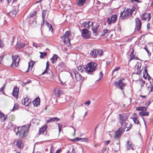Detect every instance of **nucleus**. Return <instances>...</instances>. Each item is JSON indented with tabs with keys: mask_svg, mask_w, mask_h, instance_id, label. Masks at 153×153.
<instances>
[{
	"mask_svg": "<svg viewBox=\"0 0 153 153\" xmlns=\"http://www.w3.org/2000/svg\"><path fill=\"white\" fill-rule=\"evenodd\" d=\"M30 126V124H28L27 126L24 125L22 126L21 127H18L17 128L18 132H16V134L18 135V133H19L20 137H23L28 132Z\"/></svg>",
	"mask_w": 153,
	"mask_h": 153,
	"instance_id": "obj_1",
	"label": "nucleus"
},
{
	"mask_svg": "<svg viewBox=\"0 0 153 153\" xmlns=\"http://www.w3.org/2000/svg\"><path fill=\"white\" fill-rule=\"evenodd\" d=\"M119 116V122L121 126L123 127L124 128H125L128 123L126 122L128 119V116L125 114H120Z\"/></svg>",
	"mask_w": 153,
	"mask_h": 153,
	"instance_id": "obj_2",
	"label": "nucleus"
},
{
	"mask_svg": "<svg viewBox=\"0 0 153 153\" xmlns=\"http://www.w3.org/2000/svg\"><path fill=\"white\" fill-rule=\"evenodd\" d=\"M97 66L96 63L90 62L88 64L85 68V70L88 73L90 74L97 69Z\"/></svg>",
	"mask_w": 153,
	"mask_h": 153,
	"instance_id": "obj_3",
	"label": "nucleus"
},
{
	"mask_svg": "<svg viewBox=\"0 0 153 153\" xmlns=\"http://www.w3.org/2000/svg\"><path fill=\"white\" fill-rule=\"evenodd\" d=\"M132 12L131 9L129 8L125 9L120 14V17L123 19H127L129 16L131 15Z\"/></svg>",
	"mask_w": 153,
	"mask_h": 153,
	"instance_id": "obj_4",
	"label": "nucleus"
},
{
	"mask_svg": "<svg viewBox=\"0 0 153 153\" xmlns=\"http://www.w3.org/2000/svg\"><path fill=\"white\" fill-rule=\"evenodd\" d=\"M102 50L93 49L90 53V55L94 58H96L97 56H100L102 55Z\"/></svg>",
	"mask_w": 153,
	"mask_h": 153,
	"instance_id": "obj_5",
	"label": "nucleus"
},
{
	"mask_svg": "<svg viewBox=\"0 0 153 153\" xmlns=\"http://www.w3.org/2000/svg\"><path fill=\"white\" fill-rule=\"evenodd\" d=\"M71 35L70 32L69 31H67L63 36L62 37V39H64V43L65 44L70 43V39L71 38Z\"/></svg>",
	"mask_w": 153,
	"mask_h": 153,
	"instance_id": "obj_6",
	"label": "nucleus"
},
{
	"mask_svg": "<svg viewBox=\"0 0 153 153\" xmlns=\"http://www.w3.org/2000/svg\"><path fill=\"white\" fill-rule=\"evenodd\" d=\"M12 57L13 59V62L11 65V67H13L14 65L15 67H17L19 65V62L20 60L19 56L16 55L14 56H12Z\"/></svg>",
	"mask_w": 153,
	"mask_h": 153,
	"instance_id": "obj_7",
	"label": "nucleus"
},
{
	"mask_svg": "<svg viewBox=\"0 0 153 153\" xmlns=\"http://www.w3.org/2000/svg\"><path fill=\"white\" fill-rule=\"evenodd\" d=\"M82 36L85 39H88L90 38L91 34V32L86 29H82L81 32Z\"/></svg>",
	"mask_w": 153,
	"mask_h": 153,
	"instance_id": "obj_8",
	"label": "nucleus"
},
{
	"mask_svg": "<svg viewBox=\"0 0 153 153\" xmlns=\"http://www.w3.org/2000/svg\"><path fill=\"white\" fill-rule=\"evenodd\" d=\"M125 128L121 127L119 128L116 131L114 135V137L115 138H120L122 135L123 132L125 131Z\"/></svg>",
	"mask_w": 153,
	"mask_h": 153,
	"instance_id": "obj_9",
	"label": "nucleus"
},
{
	"mask_svg": "<svg viewBox=\"0 0 153 153\" xmlns=\"http://www.w3.org/2000/svg\"><path fill=\"white\" fill-rule=\"evenodd\" d=\"M117 20V16L116 15H113L111 16L108 17L107 19V21L109 24L114 23Z\"/></svg>",
	"mask_w": 153,
	"mask_h": 153,
	"instance_id": "obj_10",
	"label": "nucleus"
},
{
	"mask_svg": "<svg viewBox=\"0 0 153 153\" xmlns=\"http://www.w3.org/2000/svg\"><path fill=\"white\" fill-rule=\"evenodd\" d=\"M136 23L135 30L137 31H139L141 29V22L139 18H137L135 19Z\"/></svg>",
	"mask_w": 153,
	"mask_h": 153,
	"instance_id": "obj_11",
	"label": "nucleus"
},
{
	"mask_svg": "<svg viewBox=\"0 0 153 153\" xmlns=\"http://www.w3.org/2000/svg\"><path fill=\"white\" fill-rule=\"evenodd\" d=\"M141 19L142 21L147 20L149 21L151 18L150 14L149 13H144L141 16Z\"/></svg>",
	"mask_w": 153,
	"mask_h": 153,
	"instance_id": "obj_12",
	"label": "nucleus"
},
{
	"mask_svg": "<svg viewBox=\"0 0 153 153\" xmlns=\"http://www.w3.org/2000/svg\"><path fill=\"white\" fill-rule=\"evenodd\" d=\"M123 79H120L118 82H114L115 85L116 86H118L121 90H123V87L126 85L124 83H123Z\"/></svg>",
	"mask_w": 153,
	"mask_h": 153,
	"instance_id": "obj_13",
	"label": "nucleus"
},
{
	"mask_svg": "<svg viewBox=\"0 0 153 153\" xmlns=\"http://www.w3.org/2000/svg\"><path fill=\"white\" fill-rule=\"evenodd\" d=\"M143 77L145 79H148L149 80L151 78V77L147 73L146 67H145L144 68V71L143 72Z\"/></svg>",
	"mask_w": 153,
	"mask_h": 153,
	"instance_id": "obj_14",
	"label": "nucleus"
},
{
	"mask_svg": "<svg viewBox=\"0 0 153 153\" xmlns=\"http://www.w3.org/2000/svg\"><path fill=\"white\" fill-rule=\"evenodd\" d=\"M93 25V22L90 21L83 22L82 26L83 27L89 28L90 26Z\"/></svg>",
	"mask_w": 153,
	"mask_h": 153,
	"instance_id": "obj_15",
	"label": "nucleus"
},
{
	"mask_svg": "<svg viewBox=\"0 0 153 153\" xmlns=\"http://www.w3.org/2000/svg\"><path fill=\"white\" fill-rule=\"evenodd\" d=\"M40 102V100L39 97L36 98L33 102V103L34 106H37L39 105Z\"/></svg>",
	"mask_w": 153,
	"mask_h": 153,
	"instance_id": "obj_16",
	"label": "nucleus"
},
{
	"mask_svg": "<svg viewBox=\"0 0 153 153\" xmlns=\"http://www.w3.org/2000/svg\"><path fill=\"white\" fill-rule=\"evenodd\" d=\"M19 91V89L17 87H15L13 90V95L15 97H17Z\"/></svg>",
	"mask_w": 153,
	"mask_h": 153,
	"instance_id": "obj_17",
	"label": "nucleus"
},
{
	"mask_svg": "<svg viewBox=\"0 0 153 153\" xmlns=\"http://www.w3.org/2000/svg\"><path fill=\"white\" fill-rule=\"evenodd\" d=\"M47 128V126L46 125H44L42 126L39 130V134H44V132L46 130Z\"/></svg>",
	"mask_w": 153,
	"mask_h": 153,
	"instance_id": "obj_18",
	"label": "nucleus"
},
{
	"mask_svg": "<svg viewBox=\"0 0 153 153\" xmlns=\"http://www.w3.org/2000/svg\"><path fill=\"white\" fill-rule=\"evenodd\" d=\"M86 1V0H78L77 1V4L78 6H82L85 3Z\"/></svg>",
	"mask_w": 153,
	"mask_h": 153,
	"instance_id": "obj_19",
	"label": "nucleus"
},
{
	"mask_svg": "<svg viewBox=\"0 0 153 153\" xmlns=\"http://www.w3.org/2000/svg\"><path fill=\"white\" fill-rule=\"evenodd\" d=\"M16 13L17 11L16 10H13L10 12L8 13V15L10 17H14L15 16Z\"/></svg>",
	"mask_w": 153,
	"mask_h": 153,
	"instance_id": "obj_20",
	"label": "nucleus"
},
{
	"mask_svg": "<svg viewBox=\"0 0 153 153\" xmlns=\"http://www.w3.org/2000/svg\"><path fill=\"white\" fill-rule=\"evenodd\" d=\"M30 102V101H29V99L27 97L24 99L23 104L25 106H28L29 105Z\"/></svg>",
	"mask_w": 153,
	"mask_h": 153,
	"instance_id": "obj_21",
	"label": "nucleus"
},
{
	"mask_svg": "<svg viewBox=\"0 0 153 153\" xmlns=\"http://www.w3.org/2000/svg\"><path fill=\"white\" fill-rule=\"evenodd\" d=\"M60 119L58 117H55L50 118L47 120L48 123H49L52 121H56L57 122Z\"/></svg>",
	"mask_w": 153,
	"mask_h": 153,
	"instance_id": "obj_22",
	"label": "nucleus"
},
{
	"mask_svg": "<svg viewBox=\"0 0 153 153\" xmlns=\"http://www.w3.org/2000/svg\"><path fill=\"white\" fill-rule=\"evenodd\" d=\"M28 44V42L26 43H24L21 42H17V45L19 48H24Z\"/></svg>",
	"mask_w": 153,
	"mask_h": 153,
	"instance_id": "obj_23",
	"label": "nucleus"
},
{
	"mask_svg": "<svg viewBox=\"0 0 153 153\" xmlns=\"http://www.w3.org/2000/svg\"><path fill=\"white\" fill-rule=\"evenodd\" d=\"M134 48L133 49L130 55V59L129 61V62L132 59H135V55L134 54Z\"/></svg>",
	"mask_w": 153,
	"mask_h": 153,
	"instance_id": "obj_24",
	"label": "nucleus"
},
{
	"mask_svg": "<svg viewBox=\"0 0 153 153\" xmlns=\"http://www.w3.org/2000/svg\"><path fill=\"white\" fill-rule=\"evenodd\" d=\"M74 74L76 79L77 80L79 81L82 79V76L78 73H74Z\"/></svg>",
	"mask_w": 153,
	"mask_h": 153,
	"instance_id": "obj_25",
	"label": "nucleus"
},
{
	"mask_svg": "<svg viewBox=\"0 0 153 153\" xmlns=\"http://www.w3.org/2000/svg\"><path fill=\"white\" fill-rule=\"evenodd\" d=\"M58 58V56L56 55H55L51 59V60L52 63L53 64L55 63L56 62V61L57 60Z\"/></svg>",
	"mask_w": 153,
	"mask_h": 153,
	"instance_id": "obj_26",
	"label": "nucleus"
},
{
	"mask_svg": "<svg viewBox=\"0 0 153 153\" xmlns=\"http://www.w3.org/2000/svg\"><path fill=\"white\" fill-rule=\"evenodd\" d=\"M149 113L148 112L140 111L139 112V115L140 116H148L149 115Z\"/></svg>",
	"mask_w": 153,
	"mask_h": 153,
	"instance_id": "obj_27",
	"label": "nucleus"
},
{
	"mask_svg": "<svg viewBox=\"0 0 153 153\" xmlns=\"http://www.w3.org/2000/svg\"><path fill=\"white\" fill-rule=\"evenodd\" d=\"M45 24L49 28L50 31H51L52 32L53 30V28L51 25H50L49 23L47 21L45 22Z\"/></svg>",
	"mask_w": 153,
	"mask_h": 153,
	"instance_id": "obj_28",
	"label": "nucleus"
},
{
	"mask_svg": "<svg viewBox=\"0 0 153 153\" xmlns=\"http://www.w3.org/2000/svg\"><path fill=\"white\" fill-rule=\"evenodd\" d=\"M61 94V90L59 89H56L55 90V94L57 97H59Z\"/></svg>",
	"mask_w": 153,
	"mask_h": 153,
	"instance_id": "obj_29",
	"label": "nucleus"
},
{
	"mask_svg": "<svg viewBox=\"0 0 153 153\" xmlns=\"http://www.w3.org/2000/svg\"><path fill=\"white\" fill-rule=\"evenodd\" d=\"M22 141L20 140H18L16 142V145L17 147L22 149V147H21Z\"/></svg>",
	"mask_w": 153,
	"mask_h": 153,
	"instance_id": "obj_30",
	"label": "nucleus"
},
{
	"mask_svg": "<svg viewBox=\"0 0 153 153\" xmlns=\"http://www.w3.org/2000/svg\"><path fill=\"white\" fill-rule=\"evenodd\" d=\"M136 110L138 111H146L147 109L145 107H138L136 108Z\"/></svg>",
	"mask_w": 153,
	"mask_h": 153,
	"instance_id": "obj_31",
	"label": "nucleus"
},
{
	"mask_svg": "<svg viewBox=\"0 0 153 153\" xmlns=\"http://www.w3.org/2000/svg\"><path fill=\"white\" fill-rule=\"evenodd\" d=\"M127 149H133L132 147V143L131 142H129L128 140L127 142Z\"/></svg>",
	"mask_w": 153,
	"mask_h": 153,
	"instance_id": "obj_32",
	"label": "nucleus"
},
{
	"mask_svg": "<svg viewBox=\"0 0 153 153\" xmlns=\"http://www.w3.org/2000/svg\"><path fill=\"white\" fill-rule=\"evenodd\" d=\"M46 10H43L42 11V18L43 19V24L45 23V21L44 20V19L45 17L46 14Z\"/></svg>",
	"mask_w": 153,
	"mask_h": 153,
	"instance_id": "obj_33",
	"label": "nucleus"
},
{
	"mask_svg": "<svg viewBox=\"0 0 153 153\" xmlns=\"http://www.w3.org/2000/svg\"><path fill=\"white\" fill-rule=\"evenodd\" d=\"M6 119L3 113L0 114V120L1 121H4Z\"/></svg>",
	"mask_w": 153,
	"mask_h": 153,
	"instance_id": "obj_34",
	"label": "nucleus"
},
{
	"mask_svg": "<svg viewBox=\"0 0 153 153\" xmlns=\"http://www.w3.org/2000/svg\"><path fill=\"white\" fill-rule=\"evenodd\" d=\"M49 66V64L48 62H47L46 63V68L45 69L44 71L43 72L42 74V75H43L45 74V73H47V69L48 68Z\"/></svg>",
	"mask_w": 153,
	"mask_h": 153,
	"instance_id": "obj_35",
	"label": "nucleus"
},
{
	"mask_svg": "<svg viewBox=\"0 0 153 153\" xmlns=\"http://www.w3.org/2000/svg\"><path fill=\"white\" fill-rule=\"evenodd\" d=\"M131 119H132L133 120L134 123H136L137 124H139V121L137 119V117H131Z\"/></svg>",
	"mask_w": 153,
	"mask_h": 153,
	"instance_id": "obj_36",
	"label": "nucleus"
},
{
	"mask_svg": "<svg viewBox=\"0 0 153 153\" xmlns=\"http://www.w3.org/2000/svg\"><path fill=\"white\" fill-rule=\"evenodd\" d=\"M138 83L140 85L141 87H142L144 86L145 82L143 80L140 79L138 80Z\"/></svg>",
	"mask_w": 153,
	"mask_h": 153,
	"instance_id": "obj_37",
	"label": "nucleus"
},
{
	"mask_svg": "<svg viewBox=\"0 0 153 153\" xmlns=\"http://www.w3.org/2000/svg\"><path fill=\"white\" fill-rule=\"evenodd\" d=\"M33 62H32V65H30V64L31 63V62H29V63H28V68L27 69V70L26 71V72H29L30 70H31L32 69V67H33Z\"/></svg>",
	"mask_w": 153,
	"mask_h": 153,
	"instance_id": "obj_38",
	"label": "nucleus"
},
{
	"mask_svg": "<svg viewBox=\"0 0 153 153\" xmlns=\"http://www.w3.org/2000/svg\"><path fill=\"white\" fill-rule=\"evenodd\" d=\"M99 26L96 25L95 27H94L92 28V30L93 32L94 33H97L98 31V28Z\"/></svg>",
	"mask_w": 153,
	"mask_h": 153,
	"instance_id": "obj_39",
	"label": "nucleus"
},
{
	"mask_svg": "<svg viewBox=\"0 0 153 153\" xmlns=\"http://www.w3.org/2000/svg\"><path fill=\"white\" fill-rule=\"evenodd\" d=\"M58 66L61 68H65L66 67V66L64 64V63L63 62H61L58 65Z\"/></svg>",
	"mask_w": 153,
	"mask_h": 153,
	"instance_id": "obj_40",
	"label": "nucleus"
},
{
	"mask_svg": "<svg viewBox=\"0 0 153 153\" xmlns=\"http://www.w3.org/2000/svg\"><path fill=\"white\" fill-rule=\"evenodd\" d=\"M108 29H106L103 30V31L102 32V33L101 34L102 36H104L105 35V34L108 33Z\"/></svg>",
	"mask_w": 153,
	"mask_h": 153,
	"instance_id": "obj_41",
	"label": "nucleus"
},
{
	"mask_svg": "<svg viewBox=\"0 0 153 153\" xmlns=\"http://www.w3.org/2000/svg\"><path fill=\"white\" fill-rule=\"evenodd\" d=\"M40 53L41 54L40 57L41 58H43L44 56H45L47 55V53L46 52L43 53L40 52Z\"/></svg>",
	"mask_w": 153,
	"mask_h": 153,
	"instance_id": "obj_42",
	"label": "nucleus"
},
{
	"mask_svg": "<svg viewBox=\"0 0 153 153\" xmlns=\"http://www.w3.org/2000/svg\"><path fill=\"white\" fill-rule=\"evenodd\" d=\"M18 105L17 104H14V106L13 108L11 111H13L17 110L18 108Z\"/></svg>",
	"mask_w": 153,
	"mask_h": 153,
	"instance_id": "obj_43",
	"label": "nucleus"
},
{
	"mask_svg": "<svg viewBox=\"0 0 153 153\" xmlns=\"http://www.w3.org/2000/svg\"><path fill=\"white\" fill-rule=\"evenodd\" d=\"M9 119L11 121H13L15 119V117L13 115H11L9 117Z\"/></svg>",
	"mask_w": 153,
	"mask_h": 153,
	"instance_id": "obj_44",
	"label": "nucleus"
},
{
	"mask_svg": "<svg viewBox=\"0 0 153 153\" xmlns=\"http://www.w3.org/2000/svg\"><path fill=\"white\" fill-rule=\"evenodd\" d=\"M120 67L119 66H118L116 67L114 70H113L112 72V74H113L114 73L116 72H117V71L120 70Z\"/></svg>",
	"mask_w": 153,
	"mask_h": 153,
	"instance_id": "obj_45",
	"label": "nucleus"
},
{
	"mask_svg": "<svg viewBox=\"0 0 153 153\" xmlns=\"http://www.w3.org/2000/svg\"><path fill=\"white\" fill-rule=\"evenodd\" d=\"M37 13V11H34L32 13L30 17H33L34 18H36V14Z\"/></svg>",
	"mask_w": 153,
	"mask_h": 153,
	"instance_id": "obj_46",
	"label": "nucleus"
},
{
	"mask_svg": "<svg viewBox=\"0 0 153 153\" xmlns=\"http://www.w3.org/2000/svg\"><path fill=\"white\" fill-rule=\"evenodd\" d=\"M79 141L82 142H86L88 141V140L86 138H79Z\"/></svg>",
	"mask_w": 153,
	"mask_h": 153,
	"instance_id": "obj_47",
	"label": "nucleus"
},
{
	"mask_svg": "<svg viewBox=\"0 0 153 153\" xmlns=\"http://www.w3.org/2000/svg\"><path fill=\"white\" fill-rule=\"evenodd\" d=\"M91 103V102L90 101L88 100L85 103V104L86 106L88 105H90Z\"/></svg>",
	"mask_w": 153,
	"mask_h": 153,
	"instance_id": "obj_48",
	"label": "nucleus"
},
{
	"mask_svg": "<svg viewBox=\"0 0 153 153\" xmlns=\"http://www.w3.org/2000/svg\"><path fill=\"white\" fill-rule=\"evenodd\" d=\"M71 141L73 142H75L76 141H79V138L76 137L75 138L72 139L71 140Z\"/></svg>",
	"mask_w": 153,
	"mask_h": 153,
	"instance_id": "obj_49",
	"label": "nucleus"
},
{
	"mask_svg": "<svg viewBox=\"0 0 153 153\" xmlns=\"http://www.w3.org/2000/svg\"><path fill=\"white\" fill-rule=\"evenodd\" d=\"M58 128H59V133L61 130L62 125H60L59 123L58 124Z\"/></svg>",
	"mask_w": 153,
	"mask_h": 153,
	"instance_id": "obj_50",
	"label": "nucleus"
},
{
	"mask_svg": "<svg viewBox=\"0 0 153 153\" xmlns=\"http://www.w3.org/2000/svg\"><path fill=\"white\" fill-rule=\"evenodd\" d=\"M4 47V44L0 40V48H2Z\"/></svg>",
	"mask_w": 153,
	"mask_h": 153,
	"instance_id": "obj_51",
	"label": "nucleus"
},
{
	"mask_svg": "<svg viewBox=\"0 0 153 153\" xmlns=\"http://www.w3.org/2000/svg\"><path fill=\"white\" fill-rule=\"evenodd\" d=\"M99 76L100 77V78H99L98 80H100L101 79L103 76V74L102 72H100L99 74Z\"/></svg>",
	"mask_w": 153,
	"mask_h": 153,
	"instance_id": "obj_52",
	"label": "nucleus"
},
{
	"mask_svg": "<svg viewBox=\"0 0 153 153\" xmlns=\"http://www.w3.org/2000/svg\"><path fill=\"white\" fill-rule=\"evenodd\" d=\"M132 125L131 124H130L128 127L127 128V129L126 130V131H128L131 128Z\"/></svg>",
	"mask_w": 153,
	"mask_h": 153,
	"instance_id": "obj_53",
	"label": "nucleus"
},
{
	"mask_svg": "<svg viewBox=\"0 0 153 153\" xmlns=\"http://www.w3.org/2000/svg\"><path fill=\"white\" fill-rule=\"evenodd\" d=\"M33 46L36 47V48H37L38 47V45L34 42H33Z\"/></svg>",
	"mask_w": 153,
	"mask_h": 153,
	"instance_id": "obj_54",
	"label": "nucleus"
},
{
	"mask_svg": "<svg viewBox=\"0 0 153 153\" xmlns=\"http://www.w3.org/2000/svg\"><path fill=\"white\" fill-rule=\"evenodd\" d=\"M110 142V141L109 140H108L107 141H105V144L107 145H108Z\"/></svg>",
	"mask_w": 153,
	"mask_h": 153,
	"instance_id": "obj_55",
	"label": "nucleus"
},
{
	"mask_svg": "<svg viewBox=\"0 0 153 153\" xmlns=\"http://www.w3.org/2000/svg\"><path fill=\"white\" fill-rule=\"evenodd\" d=\"M131 1L132 2H133L134 1H135V2H136L137 3H140V2H141L139 1V0H131Z\"/></svg>",
	"mask_w": 153,
	"mask_h": 153,
	"instance_id": "obj_56",
	"label": "nucleus"
},
{
	"mask_svg": "<svg viewBox=\"0 0 153 153\" xmlns=\"http://www.w3.org/2000/svg\"><path fill=\"white\" fill-rule=\"evenodd\" d=\"M4 86H3V87H2L0 89V91L1 92H3V93H4Z\"/></svg>",
	"mask_w": 153,
	"mask_h": 153,
	"instance_id": "obj_57",
	"label": "nucleus"
},
{
	"mask_svg": "<svg viewBox=\"0 0 153 153\" xmlns=\"http://www.w3.org/2000/svg\"><path fill=\"white\" fill-rule=\"evenodd\" d=\"M78 70L79 71H81L82 70V67L81 66H79L77 68Z\"/></svg>",
	"mask_w": 153,
	"mask_h": 153,
	"instance_id": "obj_58",
	"label": "nucleus"
},
{
	"mask_svg": "<svg viewBox=\"0 0 153 153\" xmlns=\"http://www.w3.org/2000/svg\"><path fill=\"white\" fill-rule=\"evenodd\" d=\"M3 57L2 56H0V64H1V61L3 59Z\"/></svg>",
	"mask_w": 153,
	"mask_h": 153,
	"instance_id": "obj_59",
	"label": "nucleus"
},
{
	"mask_svg": "<svg viewBox=\"0 0 153 153\" xmlns=\"http://www.w3.org/2000/svg\"><path fill=\"white\" fill-rule=\"evenodd\" d=\"M17 0H7L8 3H9L11 1H13L12 2H13Z\"/></svg>",
	"mask_w": 153,
	"mask_h": 153,
	"instance_id": "obj_60",
	"label": "nucleus"
},
{
	"mask_svg": "<svg viewBox=\"0 0 153 153\" xmlns=\"http://www.w3.org/2000/svg\"><path fill=\"white\" fill-rule=\"evenodd\" d=\"M147 29H148L150 27V24L149 23H148L147 25Z\"/></svg>",
	"mask_w": 153,
	"mask_h": 153,
	"instance_id": "obj_61",
	"label": "nucleus"
},
{
	"mask_svg": "<svg viewBox=\"0 0 153 153\" xmlns=\"http://www.w3.org/2000/svg\"><path fill=\"white\" fill-rule=\"evenodd\" d=\"M60 152V149H58L56 151L55 153H59Z\"/></svg>",
	"mask_w": 153,
	"mask_h": 153,
	"instance_id": "obj_62",
	"label": "nucleus"
},
{
	"mask_svg": "<svg viewBox=\"0 0 153 153\" xmlns=\"http://www.w3.org/2000/svg\"><path fill=\"white\" fill-rule=\"evenodd\" d=\"M153 91V86H152L150 88V91L152 92Z\"/></svg>",
	"mask_w": 153,
	"mask_h": 153,
	"instance_id": "obj_63",
	"label": "nucleus"
},
{
	"mask_svg": "<svg viewBox=\"0 0 153 153\" xmlns=\"http://www.w3.org/2000/svg\"><path fill=\"white\" fill-rule=\"evenodd\" d=\"M30 80H29V81H27V82H25L24 84H25V85H26V84H27V83H30Z\"/></svg>",
	"mask_w": 153,
	"mask_h": 153,
	"instance_id": "obj_64",
	"label": "nucleus"
}]
</instances>
